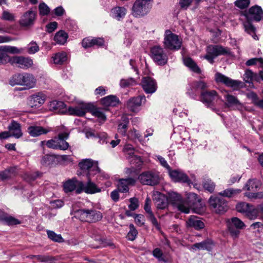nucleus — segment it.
Segmentation results:
<instances>
[{
    "label": "nucleus",
    "mask_w": 263,
    "mask_h": 263,
    "mask_svg": "<svg viewBox=\"0 0 263 263\" xmlns=\"http://www.w3.org/2000/svg\"><path fill=\"white\" fill-rule=\"evenodd\" d=\"M17 174L16 167H10L0 172V180L5 181L12 178Z\"/></svg>",
    "instance_id": "7c9ffc66"
},
{
    "label": "nucleus",
    "mask_w": 263,
    "mask_h": 263,
    "mask_svg": "<svg viewBox=\"0 0 263 263\" xmlns=\"http://www.w3.org/2000/svg\"><path fill=\"white\" fill-rule=\"evenodd\" d=\"M46 96L42 92H37L30 96L28 98V102L31 107H39L43 104L45 101Z\"/></svg>",
    "instance_id": "4be33fe9"
},
{
    "label": "nucleus",
    "mask_w": 263,
    "mask_h": 263,
    "mask_svg": "<svg viewBox=\"0 0 263 263\" xmlns=\"http://www.w3.org/2000/svg\"><path fill=\"white\" fill-rule=\"evenodd\" d=\"M10 83L12 86L16 85L23 86L24 87L21 90H25L34 87L36 80L32 74L24 72L13 75Z\"/></svg>",
    "instance_id": "f03ea898"
},
{
    "label": "nucleus",
    "mask_w": 263,
    "mask_h": 263,
    "mask_svg": "<svg viewBox=\"0 0 263 263\" xmlns=\"http://www.w3.org/2000/svg\"><path fill=\"white\" fill-rule=\"evenodd\" d=\"M79 166L82 171V174L85 175L87 178H93L98 173H100L98 161L91 159L82 160L79 163Z\"/></svg>",
    "instance_id": "7ed1b4c3"
},
{
    "label": "nucleus",
    "mask_w": 263,
    "mask_h": 263,
    "mask_svg": "<svg viewBox=\"0 0 263 263\" xmlns=\"http://www.w3.org/2000/svg\"><path fill=\"white\" fill-rule=\"evenodd\" d=\"M0 49L5 52L6 55H8V53H18L20 52V50L17 47L10 46H2L0 47Z\"/></svg>",
    "instance_id": "864d4df0"
},
{
    "label": "nucleus",
    "mask_w": 263,
    "mask_h": 263,
    "mask_svg": "<svg viewBox=\"0 0 263 263\" xmlns=\"http://www.w3.org/2000/svg\"><path fill=\"white\" fill-rule=\"evenodd\" d=\"M186 222L188 227L194 228L198 230L203 229L204 227V223L195 217H191Z\"/></svg>",
    "instance_id": "4c0bfd02"
},
{
    "label": "nucleus",
    "mask_w": 263,
    "mask_h": 263,
    "mask_svg": "<svg viewBox=\"0 0 263 263\" xmlns=\"http://www.w3.org/2000/svg\"><path fill=\"white\" fill-rule=\"evenodd\" d=\"M203 186L205 190L210 193H212L215 189V185L212 180H207L203 182Z\"/></svg>",
    "instance_id": "bf43d9fd"
},
{
    "label": "nucleus",
    "mask_w": 263,
    "mask_h": 263,
    "mask_svg": "<svg viewBox=\"0 0 263 263\" xmlns=\"http://www.w3.org/2000/svg\"><path fill=\"white\" fill-rule=\"evenodd\" d=\"M9 61L13 64H17L18 66L21 68H28L33 65V61L31 58L22 56H16L11 59L10 58Z\"/></svg>",
    "instance_id": "412c9836"
},
{
    "label": "nucleus",
    "mask_w": 263,
    "mask_h": 263,
    "mask_svg": "<svg viewBox=\"0 0 263 263\" xmlns=\"http://www.w3.org/2000/svg\"><path fill=\"white\" fill-rule=\"evenodd\" d=\"M154 201L157 208L159 209H164L167 206V200L166 197L160 193H158L155 195Z\"/></svg>",
    "instance_id": "72a5a7b5"
},
{
    "label": "nucleus",
    "mask_w": 263,
    "mask_h": 263,
    "mask_svg": "<svg viewBox=\"0 0 263 263\" xmlns=\"http://www.w3.org/2000/svg\"><path fill=\"white\" fill-rule=\"evenodd\" d=\"M81 181H78L76 178H72L68 179L63 182V190L66 193H70L74 191L76 192L79 188V183Z\"/></svg>",
    "instance_id": "cd10ccee"
},
{
    "label": "nucleus",
    "mask_w": 263,
    "mask_h": 263,
    "mask_svg": "<svg viewBox=\"0 0 263 263\" xmlns=\"http://www.w3.org/2000/svg\"><path fill=\"white\" fill-rule=\"evenodd\" d=\"M67 37V34L65 31L61 30L56 33L54 40L58 44L63 45L66 43Z\"/></svg>",
    "instance_id": "37998d69"
},
{
    "label": "nucleus",
    "mask_w": 263,
    "mask_h": 263,
    "mask_svg": "<svg viewBox=\"0 0 263 263\" xmlns=\"http://www.w3.org/2000/svg\"><path fill=\"white\" fill-rule=\"evenodd\" d=\"M87 179L88 181L86 184H84L83 181H80L79 183V188L76 191L77 194H80L83 192L88 194L101 192V189L91 181L92 178Z\"/></svg>",
    "instance_id": "f8f14e48"
},
{
    "label": "nucleus",
    "mask_w": 263,
    "mask_h": 263,
    "mask_svg": "<svg viewBox=\"0 0 263 263\" xmlns=\"http://www.w3.org/2000/svg\"><path fill=\"white\" fill-rule=\"evenodd\" d=\"M169 197L174 203L177 205L179 211L185 213H189L190 209L189 206L185 205L181 201V197L179 194L175 192L170 193H169Z\"/></svg>",
    "instance_id": "5701e85b"
},
{
    "label": "nucleus",
    "mask_w": 263,
    "mask_h": 263,
    "mask_svg": "<svg viewBox=\"0 0 263 263\" xmlns=\"http://www.w3.org/2000/svg\"><path fill=\"white\" fill-rule=\"evenodd\" d=\"M215 80L217 83H223L231 87H237L241 83V82L239 81L232 80L219 72L215 74Z\"/></svg>",
    "instance_id": "6ab92c4d"
},
{
    "label": "nucleus",
    "mask_w": 263,
    "mask_h": 263,
    "mask_svg": "<svg viewBox=\"0 0 263 263\" xmlns=\"http://www.w3.org/2000/svg\"><path fill=\"white\" fill-rule=\"evenodd\" d=\"M52 58L54 64L62 65L67 60V55L65 52H59L55 53Z\"/></svg>",
    "instance_id": "c03bdc74"
},
{
    "label": "nucleus",
    "mask_w": 263,
    "mask_h": 263,
    "mask_svg": "<svg viewBox=\"0 0 263 263\" xmlns=\"http://www.w3.org/2000/svg\"><path fill=\"white\" fill-rule=\"evenodd\" d=\"M241 15L247 21L258 22L263 20V10L260 6L255 5L243 11Z\"/></svg>",
    "instance_id": "1a4fd4ad"
},
{
    "label": "nucleus",
    "mask_w": 263,
    "mask_h": 263,
    "mask_svg": "<svg viewBox=\"0 0 263 263\" xmlns=\"http://www.w3.org/2000/svg\"><path fill=\"white\" fill-rule=\"evenodd\" d=\"M8 128L11 137L18 139L23 135L21 124L15 121L12 120Z\"/></svg>",
    "instance_id": "c756f323"
},
{
    "label": "nucleus",
    "mask_w": 263,
    "mask_h": 263,
    "mask_svg": "<svg viewBox=\"0 0 263 263\" xmlns=\"http://www.w3.org/2000/svg\"><path fill=\"white\" fill-rule=\"evenodd\" d=\"M254 73L249 69L246 70L243 75V80L246 83H251L253 78Z\"/></svg>",
    "instance_id": "69168bd1"
},
{
    "label": "nucleus",
    "mask_w": 263,
    "mask_h": 263,
    "mask_svg": "<svg viewBox=\"0 0 263 263\" xmlns=\"http://www.w3.org/2000/svg\"><path fill=\"white\" fill-rule=\"evenodd\" d=\"M40 14L42 16L47 15L50 12V9L44 3H42L39 6Z\"/></svg>",
    "instance_id": "052dcab7"
},
{
    "label": "nucleus",
    "mask_w": 263,
    "mask_h": 263,
    "mask_svg": "<svg viewBox=\"0 0 263 263\" xmlns=\"http://www.w3.org/2000/svg\"><path fill=\"white\" fill-rule=\"evenodd\" d=\"M47 234L48 238L53 241L57 242H63L64 241L61 234H57L53 231L47 230Z\"/></svg>",
    "instance_id": "09e8293b"
},
{
    "label": "nucleus",
    "mask_w": 263,
    "mask_h": 263,
    "mask_svg": "<svg viewBox=\"0 0 263 263\" xmlns=\"http://www.w3.org/2000/svg\"><path fill=\"white\" fill-rule=\"evenodd\" d=\"M250 0H237L235 2V6L240 9L247 8L250 4Z\"/></svg>",
    "instance_id": "338daca9"
},
{
    "label": "nucleus",
    "mask_w": 263,
    "mask_h": 263,
    "mask_svg": "<svg viewBox=\"0 0 263 263\" xmlns=\"http://www.w3.org/2000/svg\"><path fill=\"white\" fill-rule=\"evenodd\" d=\"M58 157L55 155H46L42 157L41 163L44 166L51 167L57 164Z\"/></svg>",
    "instance_id": "473e14b6"
},
{
    "label": "nucleus",
    "mask_w": 263,
    "mask_h": 263,
    "mask_svg": "<svg viewBox=\"0 0 263 263\" xmlns=\"http://www.w3.org/2000/svg\"><path fill=\"white\" fill-rule=\"evenodd\" d=\"M136 180L129 177L126 179H120L118 185V190L122 193H126L129 191V185H134Z\"/></svg>",
    "instance_id": "a878e982"
},
{
    "label": "nucleus",
    "mask_w": 263,
    "mask_h": 263,
    "mask_svg": "<svg viewBox=\"0 0 263 263\" xmlns=\"http://www.w3.org/2000/svg\"><path fill=\"white\" fill-rule=\"evenodd\" d=\"M129 123L128 118L126 116H123L121 118V122L118 125V132L124 136H127L126 132Z\"/></svg>",
    "instance_id": "c9c22d12"
},
{
    "label": "nucleus",
    "mask_w": 263,
    "mask_h": 263,
    "mask_svg": "<svg viewBox=\"0 0 263 263\" xmlns=\"http://www.w3.org/2000/svg\"><path fill=\"white\" fill-rule=\"evenodd\" d=\"M69 115L78 117H83L87 112L98 118L100 121H105L106 120V116L101 109L96 107L92 103L80 101L74 107H69L67 109Z\"/></svg>",
    "instance_id": "f257e3e1"
},
{
    "label": "nucleus",
    "mask_w": 263,
    "mask_h": 263,
    "mask_svg": "<svg viewBox=\"0 0 263 263\" xmlns=\"http://www.w3.org/2000/svg\"><path fill=\"white\" fill-rule=\"evenodd\" d=\"M153 256L156 258L159 261L162 262H167V260L165 259L163 255L162 251L159 248H156L153 251Z\"/></svg>",
    "instance_id": "3c124183"
},
{
    "label": "nucleus",
    "mask_w": 263,
    "mask_h": 263,
    "mask_svg": "<svg viewBox=\"0 0 263 263\" xmlns=\"http://www.w3.org/2000/svg\"><path fill=\"white\" fill-rule=\"evenodd\" d=\"M245 214L249 219L253 220L258 216V211L254 208L250 209L249 206V209L247 210Z\"/></svg>",
    "instance_id": "13d9d810"
},
{
    "label": "nucleus",
    "mask_w": 263,
    "mask_h": 263,
    "mask_svg": "<svg viewBox=\"0 0 263 263\" xmlns=\"http://www.w3.org/2000/svg\"><path fill=\"white\" fill-rule=\"evenodd\" d=\"M187 202L189 206L192 207L195 213L200 214L204 211V204L201 198H199L196 194L190 193L187 196Z\"/></svg>",
    "instance_id": "4468645a"
},
{
    "label": "nucleus",
    "mask_w": 263,
    "mask_h": 263,
    "mask_svg": "<svg viewBox=\"0 0 263 263\" xmlns=\"http://www.w3.org/2000/svg\"><path fill=\"white\" fill-rule=\"evenodd\" d=\"M209 202L213 210L218 214H222L228 210L227 202L223 199L218 197H211Z\"/></svg>",
    "instance_id": "ddd939ff"
},
{
    "label": "nucleus",
    "mask_w": 263,
    "mask_h": 263,
    "mask_svg": "<svg viewBox=\"0 0 263 263\" xmlns=\"http://www.w3.org/2000/svg\"><path fill=\"white\" fill-rule=\"evenodd\" d=\"M141 85L146 93H153L156 91L157 88L156 81L149 77H143L142 79Z\"/></svg>",
    "instance_id": "f3484780"
},
{
    "label": "nucleus",
    "mask_w": 263,
    "mask_h": 263,
    "mask_svg": "<svg viewBox=\"0 0 263 263\" xmlns=\"http://www.w3.org/2000/svg\"><path fill=\"white\" fill-rule=\"evenodd\" d=\"M104 44V40L102 37H88L84 38L82 42V45L85 48H90L93 46H102Z\"/></svg>",
    "instance_id": "393cba45"
},
{
    "label": "nucleus",
    "mask_w": 263,
    "mask_h": 263,
    "mask_svg": "<svg viewBox=\"0 0 263 263\" xmlns=\"http://www.w3.org/2000/svg\"><path fill=\"white\" fill-rule=\"evenodd\" d=\"M184 65L189 67L192 71L197 74L201 73V70L196 63L191 58H186L184 59Z\"/></svg>",
    "instance_id": "58836bf2"
},
{
    "label": "nucleus",
    "mask_w": 263,
    "mask_h": 263,
    "mask_svg": "<svg viewBox=\"0 0 263 263\" xmlns=\"http://www.w3.org/2000/svg\"><path fill=\"white\" fill-rule=\"evenodd\" d=\"M140 182L147 185H155L159 183L160 177L158 173L153 171H146L138 177Z\"/></svg>",
    "instance_id": "9b49d317"
},
{
    "label": "nucleus",
    "mask_w": 263,
    "mask_h": 263,
    "mask_svg": "<svg viewBox=\"0 0 263 263\" xmlns=\"http://www.w3.org/2000/svg\"><path fill=\"white\" fill-rule=\"evenodd\" d=\"M213 246V241L210 239H206L200 242L196 243L193 245L190 248V250L192 251H196L198 250L211 251L212 249Z\"/></svg>",
    "instance_id": "bb28decb"
},
{
    "label": "nucleus",
    "mask_w": 263,
    "mask_h": 263,
    "mask_svg": "<svg viewBox=\"0 0 263 263\" xmlns=\"http://www.w3.org/2000/svg\"><path fill=\"white\" fill-rule=\"evenodd\" d=\"M168 173L171 179L175 182H190L188 176L181 171L172 170L171 168L168 171Z\"/></svg>",
    "instance_id": "b1692460"
},
{
    "label": "nucleus",
    "mask_w": 263,
    "mask_h": 263,
    "mask_svg": "<svg viewBox=\"0 0 263 263\" xmlns=\"http://www.w3.org/2000/svg\"><path fill=\"white\" fill-rule=\"evenodd\" d=\"M200 101L208 107L214 105L215 101L219 99L217 92L214 90L201 91Z\"/></svg>",
    "instance_id": "dca6fc26"
},
{
    "label": "nucleus",
    "mask_w": 263,
    "mask_h": 263,
    "mask_svg": "<svg viewBox=\"0 0 263 263\" xmlns=\"http://www.w3.org/2000/svg\"><path fill=\"white\" fill-rule=\"evenodd\" d=\"M260 185V182L255 179H249L245 186L244 189L248 191H255Z\"/></svg>",
    "instance_id": "79ce46f5"
},
{
    "label": "nucleus",
    "mask_w": 263,
    "mask_h": 263,
    "mask_svg": "<svg viewBox=\"0 0 263 263\" xmlns=\"http://www.w3.org/2000/svg\"><path fill=\"white\" fill-rule=\"evenodd\" d=\"M241 190L240 189H234L233 188L227 189L222 192L218 193V195L227 198L233 197L236 195L239 194L241 193Z\"/></svg>",
    "instance_id": "ea45409f"
},
{
    "label": "nucleus",
    "mask_w": 263,
    "mask_h": 263,
    "mask_svg": "<svg viewBox=\"0 0 263 263\" xmlns=\"http://www.w3.org/2000/svg\"><path fill=\"white\" fill-rule=\"evenodd\" d=\"M51 130L50 129H46L42 126L36 125L30 126L27 128V131L29 134L33 137H38L42 135L46 134Z\"/></svg>",
    "instance_id": "c85d7f7f"
},
{
    "label": "nucleus",
    "mask_w": 263,
    "mask_h": 263,
    "mask_svg": "<svg viewBox=\"0 0 263 263\" xmlns=\"http://www.w3.org/2000/svg\"><path fill=\"white\" fill-rule=\"evenodd\" d=\"M206 53L204 58L208 60L211 64L214 63V59L221 55H229L231 54L230 49L218 45H210L207 46Z\"/></svg>",
    "instance_id": "20e7f679"
},
{
    "label": "nucleus",
    "mask_w": 263,
    "mask_h": 263,
    "mask_svg": "<svg viewBox=\"0 0 263 263\" xmlns=\"http://www.w3.org/2000/svg\"><path fill=\"white\" fill-rule=\"evenodd\" d=\"M46 145L49 148H52L53 149H57V148H65V146L58 145L57 137H54L53 139L48 140L46 141Z\"/></svg>",
    "instance_id": "5fc2aeb1"
},
{
    "label": "nucleus",
    "mask_w": 263,
    "mask_h": 263,
    "mask_svg": "<svg viewBox=\"0 0 263 263\" xmlns=\"http://www.w3.org/2000/svg\"><path fill=\"white\" fill-rule=\"evenodd\" d=\"M146 102L144 96H139L129 99L126 103L127 108L132 112H137L142 104Z\"/></svg>",
    "instance_id": "a211bd4d"
},
{
    "label": "nucleus",
    "mask_w": 263,
    "mask_h": 263,
    "mask_svg": "<svg viewBox=\"0 0 263 263\" xmlns=\"http://www.w3.org/2000/svg\"><path fill=\"white\" fill-rule=\"evenodd\" d=\"M246 227L243 222L237 217H233L228 221V228L231 237L234 239H237L240 234V230Z\"/></svg>",
    "instance_id": "9d476101"
},
{
    "label": "nucleus",
    "mask_w": 263,
    "mask_h": 263,
    "mask_svg": "<svg viewBox=\"0 0 263 263\" xmlns=\"http://www.w3.org/2000/svg\"><path fill=\"white\" fill-rule=\"evenodd\" d=\"M129 231L127 234L126 238L128 240H134L138 234V232L133 224H130L129 226Z\"/></svg>",
    "instance_id": "603ef678"
},
{
    "label": "nucleus",
    "mask_w": 263,
    "mask_h": 263,
    "mask_svg": "<svg viewBox=\"0 0 263 263\" xmlns=\"http://www.w3.org/2000/svg\"><path fill=\"white\" fill-rule=\"evenodd\" d=\"M36 8H32L25 12L21 17L19 24L22 27H28L32 26L36 18Z\"/></svg>",
    "instance_id": "2eb2a0df"
},
{
    "label": "nucleus",
    "mask_w": 263,
    "mask_h": 263,
    "mask_svg": "<svg viewBox=\"0 0 263 263\" xmlns=\"http://www.w3.org/2000/svg\"><path fill=\"white\" fill-rule=\"evenodd\" d=\"M259 63L260 66H263V59L262 58H252L248 60L246 64L247 66H250L256 64L257 63Z\"/></svg>",
    "instance_id": "680f3d73"
},
{
    "label": "nucleus",
    "mask_w": 263,
    "mask_h": 263,
    "mask_svg": "<svg viewBox=\"0 0 263 263\" xmlns=\"http://www.w3.org/2000/svg\"><path fill=\"white\" fill-rule=\"evenodd\" d=\"M101 104L105 106H116L120 103V100L116 96L109 95L102 98L100 100Z\"/></svg>",
    "instance_id": "2f4dec72"
},
{
    "label": "nucleus",
    "mask_w": 263,
    "mask_h": 263,
    "mask_svg": "<svg viewBox=\"0 0 263 263\" xmlns=\"http://www.w3.org/2000/svg\"><path fill=\"white\" fill-rule=\"evenodd\" d=\"M66 105L62 101L54 100L50 102L49 109L51 110L63 113L65 109Z\"/></svg>",
    "instance_id": "e433bc0d"
},
{
    "label": "nucleus",
    "mask_w": 263,
    "mask_h": 263,
    "mask_svg": "<svg viewBox=\"0 0 263 263\" xmlns=\"http://www.w3.org/2000/svg\"><path fill=\"white\" fill-rule=\"evenodd\" d=\"M77 214L81 221L88 222H95L102 217L100 212L93 209H80L78 211Z\"/></svg>",
    "instance_id": "6e6552de"
},
{
    "label": "nucleus",
    "mask_w": 263,
    "mask_h": 263,
    "mask_svg": "<svg viewBox=\"0 0 263 263\" xmlns=\"http://www.w3.org/2000/svg\"><path fill=\"white\" fill-rule=\"evenodd\" d=\"M163 44L166 49L177 50L181 47L182 41L177 35L172 33L170 30H166L164 35Z\"/></svg>",
    "instance_id": "423d86ee"
},
{
    "label": "nucleus",
    "mask_w": 263,
    "mask_h": 263,
    "mask_svg": "<svg viewBox=\"0 0 263 263\" xmlns=\"http://www.w3.org/2000/svg\"><path fill=\"white\" fill-rule=\"evenodd\" d=\"M152 0H136L132 8V14L136 17L147 14L152 8Z\"/></svg>",
    "instance_id": "39448f33"
},
{
    "label": "nucleus",
    "mask_w": 263,
    "mask_h": 263,
    "mask_svg": "<svg viewBox=\"0 0 263 263\" xmlns=\"http://www.w3.org/2000/svg\"><path fill=\"white\" fill-rule=\"evenodd\" d=\"M151 200L147 197L145 200V203L144 206V209L146 213L147 214V218L152 222L153 225L159 231L161 230V227L159 223L158 222L156 217H155L152 210H151Z\"/></svg>",
    "instance_id": "aec40b11"
},
{
    "label": "nucleus",
    "mask_w": 263,
    "mask_h": 263,
    "mask_svg": "<svg viewBox=\"0 0 263 263\" xmlns=\"http://www.w3.org/2000/svg\"><path fill=\"white\" fill-rule=\"evenodd\" d=\"M4 220L8 225H16L20 223V221L12 216H7L4 218Z\"/></svg>",
    "instance_id": "0e129e2a"
},
{
    "label": "nucleus",
    "mask_w": 263,
    "mask_h": 263,
    "mask_svg": "<svg viewBox=\"0 0 263 263\" xmlns=\"http://www.w3.org/2000/svg\"><path fill=\"white\" fill-rule=\"evenodd\" d=\"M111 13L114 17L120 21L125 16L126 9L124 7H117L112 9Z\"/></svg>",
    "instance_id": "a19ab883"
},
{
    "label": "nucleus",
    "mask_w": 263,
    "mask_h": 263,
    "mask_svg": "<svg viewBox=\"0 0 263 263\" xmlns=\"http://www.w3.org/2000/svg\"><path fill=\"white\" fill-rule=\"evenodd\" d=\"M224 98L228 103L229 106L234 105H241V103L237 98L231 95L226 93L224 95Z\"/></svg>",
    "instance_id": "de8ad7c7"
},
{
    "label": "nucleus",
    "mask_w": 263,
    "mask_h": 263,
    "mask_svg": "<svg viewBox=\"0 0 263 263\" xmlns=\"http://www.w3.org/2000/svg\"><path fill=\"white\" fill-rule=\"evenodd\" d=\"M39 50V46L35 42L32 41L28 45L27 52L29 54H34L38 52Z\"/></svg>",
    "instance_id": "6e6d98bb"
},
{
    "label": "nucleus",
    "mask_w": 263,
    "mask_h": 263,
    "mask_svg": "<svg viewBox=\"0 0 263 263\" xmlns=\"http://www.w3.org/2000/svg\"><path fill=\"white\" fill-rule=\"evenodd\" d=\"M187 95L192 99H196L198 94L199 90L193 86V84L192 82L189 85V87L187 89Z\"/></svg>",
    "instance_id": "8fccbe9b"
},
{
    "label": "nucleus",
    "mask_w": 263,
    "mask_h": 263,
    "mask_svg": "<svg viewBox=\"0 0 263 263\" xmlns=\"http://www.w3.org/2000/svg\"><path fill=\"white\" fill-rule=\"evenodd\" d=\"M192 83L194 87H195L198 90H201L202 91H205L208 87L207 83L203 81H195Z\"/></svg>",
    "instance_id": "4d7b16f0"
},
{
    "label": "nucleus",
    "mask_w": 263,
    "mask_h": 263,
    "mask_svg": "<svg viewBox=\"0 0 263 263\" xmlns=\"http://www.w3.org/2000/svg\"><path fill=\"white\" fill-rule=\"evenodd\" d=\"M1 18L3 20L11 22L14 21V15L8 11L5 10L3 12Z\"/></svg>",
    "instance_id": "e2e57ef3"
},
{
    "label": "nucleus",
    "mask_w": 263,
    "mask_h": 263,
    "mask_svg": "<svg viewBox=\"0 0 263 263\" xmlns=\"http://www.w3.org/2000/svg\"><path fill=\"white\" fill-rule=\"evenodd\" d=\"M28 257L31 259H35L40 262H52L54 258L49 255H29Z\"/></svg>",
    "instance_id": "a18cd8bd"
},
{
    "label": "nucleus",
    "mask_w": 263,
    "mask_h": 263,
    "mask_svg": "<svg viewBox=\"0 0 263 263\" xmlns=\"http://www.w3.org/2000/svg\"><path fill=\"white\" fill-rule=\"evenodd\" d=\"M98 137L99 139V142L101 144H106L109 142L107 134L105 133H100L98 134Z\"/></svg>",
    "instance_id": "774afa93"
},
{
    "label": "nucleus",
    "mask_w": 263,
    "mask_h": 263,
    "mask_svg": "<svg viewBox=\"0 0 263 263\" xmlns=\"http://www.w3.org/2000/svg\"><path fill=\"white\" fill-rule=\"evenodd\" d=\"M150 56L154 62L159 65H164L167 62V54L160 46H154L151 48Z\"/></svg>",
    "instance_id": "0eeeda50"
},
{
    "label": "nucleus",
    "mask_w": 263,
    "mask_h": 263,
    "mask_svg": "<svg viewBox=\"0 0 263 263\" xmlns=\"http://www.w3.org/2000/svg\"><path fill=\"white\" fill-rule=\"evenodd\" d=\"M252 21H247L243 22V26L245 31L251 35L253 38L256 40H258V36L256 35L255 31L256 28L252 25L251 23Z\"/></svg>",
    "instance_id": "f704fd0d"
},
{
    "label": "nucleus",
    "mask_w": 263,
    "mask_h": 263,
    "mask_svg": "<svg viewBox=\"0 0 263 263\" xmlns=\"http://www.w3.org/2000/svg\"><path fill=\"white\" fill-rule=\"evenodd\" d=\"M55 132L59 133L57 138L66 141L68 139L69 136V133L65 129L64 126L57 127Z\"/></svg>",
    "instance_id": "49530a36"
}]
</instances>
